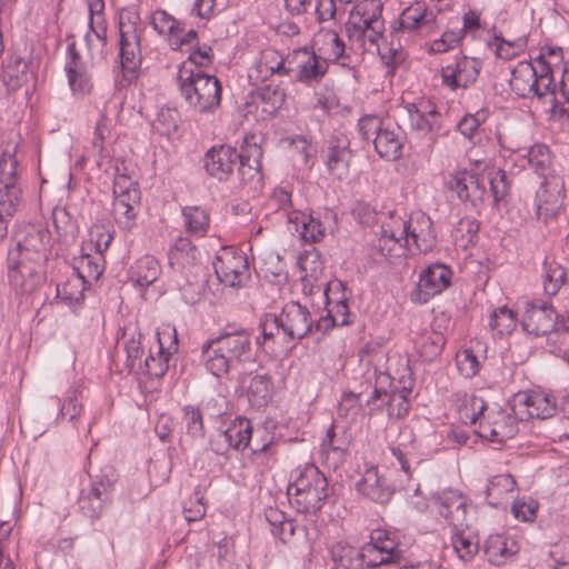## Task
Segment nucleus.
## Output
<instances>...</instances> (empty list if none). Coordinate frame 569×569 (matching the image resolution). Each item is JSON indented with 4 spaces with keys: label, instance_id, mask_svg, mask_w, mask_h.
Masks as SVG:
<instances>
[{
    "label": "nucleus",
    "instance_id": "obj_1",
    "mask_svg": "<svg viewBox=\"0 0 569 569\" xmlns=\"http://www.w3.org/2000/svg\"><path fill=\"white\" fill-rule=\"evenodd\" d=\"M253 360L251 335L246 329L226 327L219 336L201 346L200 361L217 378L227 375L242 362Z\"/></svg>",
    "mask_w": 569,
    "mask_h": 569
},
{
    "label": "nucleus",
    "instance_id": "obj_2",
    "mask_svg": "<svg viewBox=\"0 0 569 569\" xmlns=\"http://www.w3.org/2000/svg\"><path fill=\"white\" fill-rule=\"evenodd\" d=\"M177 83L187 106L197 113H213L221 104L222 87L216 76L194 71L182 62Z\"/></svg>",
    "mask_w": 569,
    "mask_h": 569
},
{
    "label": "nucleus",
    "instance_id": "obj_3",
    "mask_svg": "<svg viewBox=\"0 0 569 569\" xmlns=\"http://www.w3.org/2000/svg\"><path fill=\"white\" fill-rule=\"evenodd\" d=\"M380 240L383 241L385 247L399 244L405 249H410L411 246L417 249H432L436 234L431 219L422 212L411 216L409 220L389 212V216L381 221Z\"/></svg>",
    "mask_w": 569,
    "mask_h": 569
},
{
    "label": "nucleus",
    "instance_id": "obj_4",
    "mask_svg": "<svg viewBox=\"0 0 569 569\" xmlns=\"http://www.w3.org/2000/svg\"><path fill=\"white\" fill-rule=\"evenodd\" d=\"M297 472L288 486L290 502L301 513H317L328 498V480L315 465Z\"/></svg>",
    "mask_w": 569,
    "mask_h": 569
},
{
    "label": "nucleus",
    "instance_id": "obj_5",
    "mask_svg": "<svg viewBox=\"0 0 569 569\" xmlns=\"http://www.w3.org/2000/svg\"><path fill=\"white\" fill-rule=\"evenodd\" d=\"M143 28L139 13L132 9H126L119 16V46L120 64L124 79L132 82L138 78V70L141 67V36Z\"/></svg>",
    "mask_w": 569,
    "mask_h": 569
},
{
    "label": "nucleus",
    "instance_id": "obj_6",
    "mask_svg": "<svg viewBox=\"0 0 569 569\" xmlns=\"http://www.w3.org/2000/svg\"><path fill=\"white\" fill-rule=\"evenodd\" d=\"M40 251H8L7 269L10 286L21 293L33 292L44 280V262Z\"/></svg>",
    "mask_w": 569,
    "mask_h": 569
},
{
    "label": "nucleus",
    "instance_id": "obj_7",
    "mask_svg": "<svg viewBox=\"0 0 569 569\" xmlns=\"http://www.w3.org/2000/svg\"><path fill=\"white\" fill-rule=\"evenodd\" d=\"M288 76L297 82L312 84L319 82L328 71V63L308 48H299L286 56Z\"/></svg>",
    "mask_w": 569,
    "mask_h": 569
},
{
    "label": "nucleus",
    "instance_id": "obj_8",
    "mask_svg": "<svg viewBox=\"0 0 569 569\" xmlns=\"http://www.w3.org/2000/svg\"><path fill=\"white\" fill-rule=\"evenodd\" d=\"M112 212L116 220L126 228L130 227L137 214L140 202V191L136 183L127 176L119 174L113 181Z\"/></svg>",
    "mask_w": 569,
    "mask_h": 569
},
{
    "label": "nucleus",
    "instance_id": "obj_9",
    "mask_svg": "<svg viewBox=\"0 0 569 569\" xmlns=\"http://www.w3.org/2000/svg\"><path fill=\"white\" fill-rule=\"evenodd\" d=\"M213 262L218 279L229 287L242 286L250 278L246 251H218Z\"/></svg>",
    "mask_w": 569,
    "mask_h": 569
},
{
    "label": "nucleus",
    "instance_id": "obj_10",
    "mask_svg": "<svg viewBox=\"0 0 569 569\" xmlns=\"http://www.w3.org/2000/svg\"><path fill=\"white\" fill-rule=\"evenodd\" d=\"M559 318L560 316L550 302L535 299L527 303L522 317V328L530 335L545 336L560 328Z\"/></svg>",
    "mask_w": 569,
    "mask_h": 569
},
{
    "label": "nucleus",
    "instance_id": "obj_11",
    "mask_svg": "<svg viewBox=\"0 0 569 569\" xmlns=\"http://www.w3.org/2000/svg\"><path fill=\"white\" fill-rule=\"evenodd\" d=\"M280 328L283 340H301L313 328V319L309 309L299 302L290 301L284 305L279 313Z\"/></svg>",
    "mask_w": 569,
    "mask_h": 569
},
{
    "label": "nucleus",
    "instance_id": "obj_12",
    "mask_svg": "<svg viewBox=\"0 0 569 569\" xmlns=\"http://www.w3.org/2000/svg\"><path fill=\"white\" fill-rule=\"evenodd\" d=\"M114 479L107 475L91 482L88 489H82L78 499L79 510L90 519L99 518L111 502Z\"/></svg>",
    "mask_w": 569,
    "mask_h": 569
},
{
    "label": "nucleus",
    "instance_id": "obj_13",
    "mask_svg": "<svg viewBox=\"0 0 569 569\" xmlns=\"http://www.w3.org/2000/svg\"><path fill=\"white\" fill-rule=\"evenodd\" d=\"M159 343L158 357L150 355L142 365V370L150 377L161 378L169 368V358L178 351L179 341L176 328L166 326L157 331Z\"/></svg>",
    "mask_w": 569,
    "mask_h": 569
},
{
    "label": "nucleus",
    "instance_id": "obj_14",
    "mask_svg": "<svg viewBox=\"0 0 569 569\" xmlns=\"http://www.w3.org/2000/svg\"><path fill=\"white\" fill-rule=\"evenodd\" d=\"M448 188L457 193L459 200L478 210L485 201L486 186L478 176L467 169L455 170L449 176Z\"/></svg>",
    "mask_w": 569,
    "mask_h": 569
},
{
    "label": "nucleus",
    "instance_id": "obj_15",
    "mask_svg": "<svg viewBox=\"0 0 569 569\" xmlns=\"http://www.w3.org/2000/svg\"><path fill=\"white\" fill-rule=\"evenodd\" d=\"M66 56L64 71L72 93L74 96L90 93L93 88L92 74L74 41L68 44Z\"/></svg>",
    "mask_w": 569,
    "mask_h": 569
},
{
    "label": "nucleus",
    "instance_id": "obj_16",
    "mask_svg": "<svg viewBox=\"0 0 569 569\" xmlns=\"http://www.w3.org/2000/svg\"><path fill=\"white\" fill-rule=\"evenodd\" d=\"M452 271L442 263H433L426 268L420 277L417 290L411 299L419 303H426L432 297L440 295L451 283Z\"/></svg>",
    "mask_w": 569,
    "mask_h": 569
},
{
    "label": "nucleus",
    "instance_id": "obj_17",
    "mask_svg": "<svg viewBox=\"0 0 569 569\" xmlns=\"http://www.w3.org/2000/svg\"><path fill=\"white\" fill-rule=\"evenodd\" d=\"M437 512L443 517L453 529L468 527V499L457 490H443L432 496Z\"/></svg>",
    "mask_w": 569,
    "mask_h": 569
},
{
    "label": "nucleus",
    "instance_id": "obj_18",
    "mask_svg": "<svg viewBox=\"0 0 569 569\" xmlns=\"http://www.w3.org/2000/svg\"><path fill=\"white\" fill-rule=\"evenodd\" d=\"M518 431L516 418L501 409H491L478 426V435L491 442L502 443Z\"/></svg>",
    "mask_w": 569,
    "mask_h": 569
},
{
    "label": "nucleus",
    "instance_id": "obj_19",
    "mask_svg": "<svg viewBox=\"0 0 569 569\" xmlns=\"http://www.w3.org/2000/svg\"><path fill=\"white\" fill-rule=\"evenodd\" d=\"M481 62L466 56L456 58L453 62L441 69L442 82L451 90L469 88L477 81Z\"/></svg>",
    "mask_w": 569,
    "mask_h": 569
},
{
    "label": "nucleus",
    "instance_id": "obj_20",
    "mask_svg": "<svg viewBox=\"0 0 569 569\" xmlns=\"http://www.w3.org/2000/svg\"><path fill=\"white\" fill-rule=\"evenodd\" d=\"M399 24L401 30L430 36L438 30L437 11L428 9L425 2L417 1L401 12Z\"/></svg>",
    "mask_w": 569,
    "mask_h": 569
},
{
    "label": "nucleus",
    "instance_id": "obj_21",
    "mask_svg": "<svg viewBox=\"0 0 569 569\" xmlns=\"http://www.w3.org/2000/svg\"><path fill=\"white\" fill-rule=\"evenodd\" d=\"M238 151L230 146H213L203 157L207 173L219 181H226L238 163Z\"/></svg>",
    "mask_w": 569,
    "mask_h": 569
},
{
    "label": "nucleus",
    "instance_id": "obj_22",
    "mask_svg": "<svg viewBox=\"0 0 569 569\" xmlns=\"http://www.w3.org/2000/svg\"><path fill=\"white\" fill-rule=\"evenodd\" d=\"M356 489L371 501L381 505L389 502L395 493L392 485L379 473L376 466H370L365 470L356 483Z\"/></svg>",
    "mask_w": 569,
    "mask_h": 569
},
{
    "label": "nucleus",
    "instance_id": "obj_23",
    "mask_svg": "<svg viewBox=\"0 0 569 569\" xmlns=\"http://www.w3.org/2000/svg\"><path fill=\"white\" fill-rule=\"evenodd\" d=\"M182 217L188 237L179 238L172 249H198L199 244L194 240L207 234L210 227L209 214L204 209L191 206L182 209Z\"/></svg>",
    "mask_w": 569,
    "mask_h": 569
},
{
    "label": "nucleus",
    "instance_id": "obj_24",
    "mask_svg": "<svg viewBox=\"0 0 569 569\" xmlns=\"http://www.w3.org/2000/svg\"><path fill=\"white\" fill-rule=\"evenodd\" d=\"M511 90L520 98H546L538 86L535 68L529 61H520L511 71L509 79Z\"/></svg>",
    "mask_w": 569,
    "mask_h": 569
},
{
    "label": "nucleus",
    "instance_id": "obj_25",
    "mask_svg": "<svg viewBox=\"0 0 569 569\" xmlns=\"http://www.w3.org/2000/svg\"><path fill=\"white\" fill-rule=\"evenodd\" d=\"M352 151L349 149V140L346 137L333 136L329 140L326 164L329 172L342 180L349 173Z\"/></svg>",
    "mask_w": 569,
    "mask_h": 569
},
{
    "label": "nucleus",
    "instance_id": "obj_26",
    "mask_svg": "<svg viewBox=\"0 0 569 569\" xmlns=\"http://www.w3.org/2000/svg\"><path fill=\"white\" fill-rule=\"evenodd\" d=\"M262 154L263 152L260 144L257 142V137L254 134L247 136L241 146V151L238 152V162L240 163L239 174L241 176V180L260 179Z\"/></svg>",
    "mask_w": 569,
    "mask_h": 569
},
{
    "label": "nucleus",
    "instance_id": "obj_27",
    "mask_svg": "<svg viewBox=\"0 0 569 569\" xmlns=\"http://www.w3.org/2000/svg\"><path fill=\"white\" fill-rule=\"evenodd\" d=\"M272 76H288V63L283 57L274 49L261 51L258 61L249 72V78L257 81H266Z\"/></svg>",
    "mask_w": 569,
    "mask_h": 569
},
{
    "label": "nucleus",
    "instance_id": "obj_28",
    "mask_svg": "<svg viewBox=\"0 0 569 569\" xmlns=\"http://www.w3.org/2000/svg\"><path fill=\"white\" fill-rule=\"evenodd\" d=\"M392 390L393 380L391 376L387 372L376 373L372 392L365 402L369 415L382 412L385 409L389 415L390 402H392Z\"/></svg>",
    "mask_w": 569,
    "mask_h": 569
},
{
    "label": "nucleus",
    "instance_id": "obj_29",
    "mask_svg": "<svg viewBox=\"0 0 569 569\" xmlns=\"http://www.w3.org/2000/svg\"><path fill=\"white\" fill-rule=\"evenodd\" d=\"M519 403L527 408L528 418L547 419L558 409L555 398L543 391H528L519 395Z\"/></svg>",
    "mask_w": 569,
    "mask_h": 569
},
{
    "label": "nucleus",
    "instance_id": "obj_30",
    "mask_svg": "<svg viewBox=\"0 0 569 569\" xmlns=\"http://www.w3.org/2000/svg\"><path fill=\"white\" fill-rule=\"evenodd\" d=\"M518 551L517 542L503 535H491L485 543V553L489 562L495 566L505 565Z\"/></svg>",
    "mask_w": 569,
    "mask_h": 569
},
{
    "label": "nucleus",
    "instance_id": "obj_31",
    "mask_svg": "<svg viewBox=\"0 0 569 569\" xmlns=\"http://www.w3.org/2000/svg\"><path fill=\"white\" fill-rule=\"evenodd\" d=\"M301 272L302 291L307 292L308 283L319 282L325 271V262L320 251H302L297 258Z\"/></svg>",
    "mask_w": 569,
    "mask_h": 569
},
{
    "label": "nucleus",
    "instance_id": "obj_32",
    "mask_svg": "<svg viewBox=\"0 0 569 569\" xmlns=\"http://www.w3.org/2000/svg\"><path fill=\"white\" fill-rule=\"evenodd\" d=\"M373 146L380 158L388 161L398 160L402 154V138L399 128L395 130L382 127L373 139Z\"/></svg>",
    "mask_w": 569,
    "mask_h": 569
},
{
    "label": "nucleus",
    "instance_id": "obj_33",
    "mask_svg": "<svg viewBox=\"0 0 569 569\" xmlns=\"http://www.w3.org/2000/svg\"><path fill=\"white\" fill-rule=\"evenodd\" d=\"M325 222L313 216L303 217L301 221L300 236L307 243H317L322 240L327 228L337 224V214L333 210L327 209L323 213Z\"/></svg>",
    "mask_w": 569,
    "mask_h": 569
},
{
    "label": "nucleus",
    "instance_id": "obj_34",
    "mask_svg": "<svg viewBox=\"0 0 569 569\" xmlns=\"http://www.w3.org/2000/svg\"><path fill=\"white\" fill-rule=\"evenodd\" d=\"M74 270L77 272L76 276L88 284L93 280H98L104 270L103 251H81Z\"/></svg>",
    "mask_w": 569,
    "mask_h": 569
},
{
    "label": "nucleus",
    "instance_id": "obj_35",
    "mask_svg": "<svg viewBox=\"0 0 569 569\" xmlns=\"http://www.w3.org/2000/svg\"><path fill=\"white\" fill-rule=\"evenodd\" d=\"M547 184V180L540 184L535 200L537 220L546 226L557 219L561 209L559 199L548 194Z\"/></svg>",
    "mask_w": 569,
    "mask_h": 569
},
{
    "label": "nucleus",
    "instance_id": "obj_36",
    "mask_svg": "<svg viewBox=\"0 0 569 569\" xmlns=\"http://www.w3.org/2000/svg\"><path fill=\"white\" fill-rule=\"evenodd\" d=\"M286 93L279 86L267 84L252 92V101L262 112L274 114L284 103Z\"/></svg>",
    "mask_w": 569,
    "mask_h": 569
},
{
    "label": "nucleus",
    "instance_id": "obj_37",
    "mask_svg": "<svg viewBox=\"0 0 569 569\" xmlns=\"http://www.w3.org/2000/svg\"><path fill=\"white\" fill-rule=\"evenodd\" d=\"M446 343L445 336L439 331H423L416 339L415 345L420 357L426 361H433L440 353Z\"/></svg>",
    "mask_w": 569,
    "mask_h": 569
},
{
    "label": "nucleus",
    "instance_id": "obj_38",
    "mask_svg": "<svg viewBox=\"0 0 569 569\" xmlns=\"http://www.w3.org/2000/svg\"><path fill=\"white\" fill-rule=\"evenodd\" d=\"M567 279L566 269L556 260L546 257L543 260L542 284L545 293L555 296L559 292Z\"/></svg>",
    "mask_w": 569,
    "mask_h": 569
},
{
    "label": "nucleus",
    "instance_id": "obj_39",
    "mask_svg": "<svg viewBox=\"0 0 569 569\" xmlns=\"http://www.w3.org/2000/svg\"><path fill=\"white\" fill-rule=\"evenodd\" d=\"M232 449L242 451L249 447L253 428L249 419L237 417L224 430Z\"/></svg>",
    "mask_w": 569,
    "mask_h": 569
},
{
    "label": "nucleus",
    "instance_id": "obj_40",
    "mask_svg": "<svg viewBox=\"0 0 569 569\" xmlns=\"http://www.w3.org/2000/svg\"><path fill=\"white\" fill-rule=\"evenodd\" d=\"M389 542L382 547L366 543L360 549L363 566L367 568H377L382 565H388L397 561L400 558L399 553L392 552V547Z\"/></svg>",
    "mask_w": 569,
    "mask_h": 569
},
{
    "label": "nucleus",
    "instance_id": "obj_41",
    "mask_svg": "<svg viewBox=\"0 0 569 569\" xmlns=\"http://www.w3.org/2000/svg\"><path fill=\"white\" fill-rule=\"evenodd\" d=\"M355 315L350 312L347 299L341 298L335 307L328 311L327 317L320 318L316 322L317 330H329L336 326H349L353 322Z\"/></svg>",
    "mask_w": 569,
    "mask_h": 569
},
{
    "label": "nucleus",
    "instance_id": "obj_42",
    "mask_svg": "<svg viewBox=\"0 0 569 569\" xmlns=\"http://www.w3.org/2000/svg\"><path fill=\"white\" fill-rule=\"evenodd\" d=\"M335 569H362L363 562L359 549L337 543L331 549Z\"/></svg>",
    "mask_w": 569,
    "mask_h": 569
},
{
    "label": "nucleus",
    "instance_id": "obj_43",
    "mask_svg": "<svg viewBox=\"0 0 569 569\" xmlns=\"http://www.w3.org/2000/svg\"><path fill=\"white\" fill-rule=\"evenodd\" d=\"M516 485V480L509 473L493 476L486 489L488 503L498 507L505 496L515 490Z\"/></svg>",
    "mask_w": 569,
    "mask_h": 569
},
{
    "label": "nucleus",
    "instance_id": "obj_44",
    "mask_svg": "<svg viewBox=\"0 0 569 569\" xmlns=\"http://www.w3.org/2000/svg\"><path fill=\"white\" fill-rule=\"evenodd\" d=\"M466 529L468 527L453 529L451 537L452 547L461 560H470L479 548L478 538Z\"/></svg>",
    "mask_w": 569,
    "mask_h": 569
},
{
    "label": "nucleus",
    "instance_id": "obj_45",
    "mask_svg": "<svg viewBox=\"0 0 569 569\" xmlns=\"http://www.w3.org/2000/svg\"><path fill=\"white\" fill-rule=\"evenodd\" d=\"M526 153L523 154L528 164L533 169V171L547 179L550 167H551V156L549 148L543 143H536L531 146L529 149H523Z\"/></svg>",
    "mask_w": 569,
    "mask_h": 569
},
{
    "label": "nucleus",
    "instance_id": "obj_46",
    "mask_svg": "<svg viewBox=\"0 0 569 569\" xmlns=\"http://www.w3.org/2000/svg\"><path fill=\"white\" fill-rule=\"evenodd\" d=\"M405 110L407 111L411 129L421 132H429L433 129V123L429 120L428 116L433 117L437 113L435 107L428 106L421 109L415 103H407Z\"/></svg>",
    "mask_w": 569,
    "mask_h": 569
},
{
    "label": "nucleus",
    "instance_id": "obj_47",
    "mask_svg": "<svg viewBox=\"0 0 569 569\" xmlns=\"http://www.w3.org/2000/svg\"><path fill=\"white\" fill-rule=\"evenodd\" d=\"M17 146H8L0 157V183L17 186L18 160L16 157Z\"/></svg>",
    "mask_w": 569,
    "mask_h": 569
},
{
    "label": "nucleus",
    "instance_id": "obj_48",
    "mask_svg": "<svg viewBox=\"0 0 569 569\" xmlns=\"http://www.w3.org/2000/svg\"><path fill=\"white\" fill-rule=\"evenodd\" d=\"M531 66L535 68L538 86H540L545 97H553L556 84L553 81L552 68L546 61L545 56L542 53L539 54V57L531 62Z\"/></svg>",
    "mask_w": 569,
    "mask_h": 569
},
{
    "label": "nucleus",
    "instance_id": "obj_49",
    "mask_svg": "<svg viewBox=\"0 0 569 569\" xmlns=\"http://www.w3.org/2000/svg\"><path fill=\"white\" fill-rule=\"evenodd\" d=\"M87 286L89 284L86 281L74 276L63 283L61 288L57 287V297L69 305L80 303L84 300Z\"/></svg>",
    "mask_w": 569,
    "mask_h": 569
},
{
    "label": "nucleus",
    "instance_id": "obj_50",
    "mask_svg": "<svg viewBox=\"0 0 569 569\" xmlns=\"http://www.w3.org/2000/svg\"><path fill=\"white\" fill-rule=\"evenodd\" d=\"M150 23L159 34L174 36L182 33L184 30L183 24L180 21L176 20L171 14L161 9L156 10L152 13Z\"/></svg>",
    "mask_w": 569,
    "mask_h": 569
},
{
    "label": "nucleus",
    "instance_id": "obj_51",
    "mask_svg": "<svg viewBox=\"0 0 569 569\" xmlns=\"http://www.w3.org/2000/svg\"><path fill=\"white\" fill-rule=\"evenodd\" d=\"M183 423L187 433L194 439H203L206 429L203 425V412L194 406H184L183 409Z\"/></svg>",
    "mask_w": 569,
    "mask_h": 569
},
{
    "label": "nucleus",
    "instance_id": "obj_52",
    "mask_svg": "<svg viewBox=\"0 0 569 569\" xmlns=\"http://www.w3.org/2000/svg\"><path fill=\"white\" fill-rule=\"evenodd\" d=\"M0 187V217L8 220L17 211L21 198V189L18 186L1 184Z\"/></svg>",
    "mask_w": 569,
    "mask_h": 569
},
{
    "label": "nucleus",
    "instance_id": "obj_53",
    "mask_svg": "<svg viewBox=\"0 0 569 569\" xmlns=\"http://www.w3.org/2000/svg\"><path fill=\"white\" fill-rule=\"evenodd\" d=\"M489 326L501 336L509 335L515 330L517 319L511 309L501 307L495 310L490 316Z\"/></svg>",
    "mask_w": 569,
    "mask_h": 569
},
{
    "label": "nucleus",
    "instance_id": "obj_54",
    "mask_svg": "<svg viewBox=\"0 0 569 569\" xmlns=\"http://www.w3.org/2000/svg\"><path fill=\"white\" fill-rule=\"evenodd\" d=\"M134 273L137 274V283L141 287L149 286L158 278V262L149 254L139 259L134 267Z\"/></svg>",
    "mask_w": 569,
    "mask_h": 569
},
{
    "label": "nucleus",
    "instance_id": "obj_55",
    "mask_svg": "<svg viewBox=\"0 0 569 569\" xmlns=\"http://www.w3.org/2000/svg\"><path fill=\"white\" fill-rule=\"evenodd\" d=\"M511 188V180L507 172L502 169L497 170L490 177V191L493 198V206H498L499 202L506 199Z\"/></svg>",
    "mask_w": 569,
    "mask_h": 569
},
{
    "label": "nucleus",
    "instance_id": "obj_56",
    "mask_svg": "<svg viewBox=\"0 0 569 569\" xmlns=\"http://www.w3.org/2000/svg\"><path fill=\"white\" fill-rule=\"evenodd\" d=\"M6 76L13 87H20L28 81L29 64L21 57H12L6 67Z\"/></svg>",
    "mask_w": 569,
    "mask_h": 569
},
{
    "label": "nucleus",
    "instance_id": "obj_57",
    "mask_svg": "<svg viewBox=\"0 0 569 569\" xmlns=\"http://www.w3.org/2000/svg\"><path fill=\"white\" fill-rule=\"evenodd\" d=\"M140 339L141 333L138 335V338L132 337L124 345L127 353L126 367L129 372L142 370L143 361L141 360V357L143 355V348Z\"/></svg>",
    "mask_w": 569,
    "mask_h": 569
},
{
    "label": "nucleus",
    "instance_id": "obj_58",
    "mask_svg": "<svg viewBox=\"0 0 569 569\" xmlns=\"http://www.w3.org/2000/svg\"><path fill=\"white\" fill-rule=\"evenodd\" d=\"M349 446V441L345 437H338L335 425L327 430L326 438L321 443V451L325 453L333 452L343 458Z\"/></svg>",
    "mask_w": 569,
    "mask_h": 569
},
{
    "label": "nucleus",
    "instance_id": "obj_59",
    "mask_svg": "<svg viewBox=\"0 0 569 569\" xmlns=\"http://www.w3.org/2000/svg\"><path fill=\"white\" fill-rule=\"evenodd\" d=\"M382 10L383 4L380 0H362L352 8L349 14L377 21V19H382Z\"/></svg>",
    "mask_w": 569,
    "mask_h": 569
},
{
    "label": "nucleus",
    "instance_id": "obj_60",
    "mask_svg": "<svg viewBox=\"0 0 569 569\" xmlns=\"http://www.w3.org/2000/svg\"><path fill=\"white\" fill-rule=\"evenodd\" d=\"M187 50L189 51L187 63L190 62L191 64L202 68L209 67L213 61V50L211 46L207 43L199 44V42H196L192 48H188Z\"/></svg>",
    "mask_w": 569,
    "mask_h": 569
},
{
    "label": "nucleus",
    "instance_id": "obj_61",
    "mask_svg": "<svg viewBox=\"0 0 569 569\" xmlns=\"http://www.w3.org/2000/svg\"><path fill=\"white\" fill-rule=\"evenodd\" d=\"M411 392L409 388H402L399 390L393 386L392 390V402H390L389 407V417L400 418L408 413L409 410V401L408 397Z\"/></svg>",
    "mask_w": 569,
    "mask_h": 569
},
{
    "label": "nucleus",
    "instance_id": "obj_62",
    "mask_svg": "<svg viewBox=\"0 0 569 569\" xmlns=\"http://www.w3.org/2000/svg\"><path fill=\"white\" fill-rule=\"evenodd\" d=\"M113 239V230L104 224H93L89 229V242L94 249H108Z\"/></svg>",
    "mask_w": 569,
    "mask_h": 569
},
{
    "label": "nucleus",
    "instance_id": "obj_63",
    "mask_svg": "<svg viewBox=\"0 0 569 569\" xmlns=\"http://www.w3.org/2000/svg\"><path fill=\"white\" fill-rule=\"evenodd\" d=\"M457 367L465 377H473L479 372L480 362L470 349H465L457 355Z\"/></svg>",
    "mask_w": 569,
    "mask_h": 569
},
{
    "label": "nucleus",
    "instance_id": "obj_64",
    "mask_svg": "<svg viewBox=\"0 0 569 569\" xmlns=\"http://www.w3.org/2000/svg\"><path fill=\"white\" fill-rule=\"evenodd\" d=\"M273 435H271L266 428H257L253 430L252 439L250 442L251 452L254 457H259L261 453H266L269 447L273 443Z\"/></svg>",
    "mask_w": 569,
    "mask_h": 569
}]
</instances>
